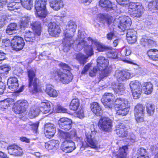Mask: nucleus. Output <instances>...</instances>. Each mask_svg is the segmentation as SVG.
<instances>
[{
  "mask_svg": "<svg viewBox=\"0 0 158 158\" xmlns=\"http://www.w3.org/2000/svg\"><path fill=\"white\" fill-rule=\"evenodd\" d=\"M39 108L40 111L44 114L48 113L51 110L50 102L47 100L42 102L39 104Z\"/></svg>",
  "mask_w": 158,
  "mask_h": 158,
  "instance_id": "obj_27",
  "label": "nucleus"
},
{
  "mask_svg": "<svg viewBox=\"0 0 158 158\" xmlns=\"http://www.w3.org/2000/svg\"><path fill=\"white\" fill-rule=\"evenodd\" d=\"M119 20L120 23L118 27L122 31H124L127 27H129L132 23L131 19L128 16H120Z\"/></svg>",
  "mask_w": 158,
  "mask_h": 158,
  "instance_id": "obj_14",
  "label": "nucleus"
},
{
  "mask_svg": "<svg viewBox=\"0 0 158 158\" xmlns=\"http://www.w3.org/2000/svg\"><path fill=\"white\" fill-rule=\"evenodd\" d=\"M107 55L108 57L113 59L116 58L117 56V53L114 52V50L111 48H109L108 49Z\"/></svg>",
  "mask_w": 158,
  "mask_h": 158,
  "instance_id": "obj_48",
  "label": "nucleus"
},
{
  "mask_svg": "<svg viewBox=\"0 0 158 158\" xmlns=\"http://www.w3.org/2000/svg\"><path fill=\"white\" fill-rule=\"evenodd\" d=\"M36 73L35 69H31L27 71L29 89L33 93L40 91V83L39 79L35 77Z\"/></svg>",
  "mask_w": 158,
  "mask_h": 158,
  "instance_id": "obj_4",
  "label": "nucleus"
},
{
  "mask_svg": "<svg viewBox=\"0 0 158 158\" xmlns=\"http://www.w3.org/2000/svg\"><path fill=\"white\" fill-rule=\"evenodd\" d=\"M96 131H91L90 133H86L85 141L89 146L94 148H97L96 141L94 139V135L96 134Z\"/></svg>",
  "mask_w": 158,
  "mask_h": 158,
  "instance_id": "obj_19",
  "label": "nucleus"
},
{
  "mask_svg": "<svg viewBox=\"0 0 158 158\" xmlns=\"http://www.w3.org/2000/svg\"><path fill=\"white\" fill-rule=\"evenodd\" d=\"M44 131L47 137L50 139L53 136L56 132L55 125L50 123H46L44 125Z\"/></svg>",
  "mask_w": 158,
  "mask_h": 158,
  "instance_id": "obj_20",
  "label": "nucleus"
},
{
  "mask_svg": "<svg viewBox=\"0 0 158 158\" xmlns=\"http://www.w3.org/2000/svg\"><path fill=\"white\" fill-rule=\"evenodd\" d=\"M100 129L105 131H110L112 127V121L109 118L101 117L98 123Z\"/></svg>",
  "mask_w": 158,
  "mask_h": 158,
  "instance_id": "obj_11",
  "label": "nucleus"
},
{
  "mask_svg": "<svg viewBox=\"0 0 158 158\" xmlns=\"http://www.w3.org/2000/svg\"><path fill=\"white\" fill-rule=\"evenodd\" d=\"M40 111L39 108H37L35 106H32L29 112V115L31 118L35 117L38 115Z\"/></svg>",
  "mask_w": 158,
  "mask_h": 158,
  "instance_id": "obj_44",
  "label": "nucleus"
},
{
  "mask_svg": "<svg viewBox=\"0 0 158 158\" xmlns=\"http://www.w3.org/2000/svg\"><path fill=\"white\" fill-rule=\"evenodd\" d=\"M10 69V68L8 65H4L0 67V74L1 76L6 75L8 71Z\"/></svg>",
  "mask_w": 158,
  "mask_h": 158,
  "instance_id": "obj_45",
  "label": "nucleus"
},
{
  "mask_svg": "<svg viewBox=\"0 0 158 158\" xmlns=\"http://www.w3.org/2000/svg\"><path fill=\"white\" fill-rule=\"evenodd\" d=\"M146 111L149 116H152L154 114L156 108L155 105L152 104L148 103L146 106Z\"/></svg>",
  "mask_w": 158,
  "mask_h": 158,
  "instance_id": "obj_43",
  "label": "nucleus"
},
{
  "mask_svg": "<svg viewBox=\"0 0 158 158\" xmlns=\"http://www.w3.org/2000/svg\"><path fill=\"white\" fill-rule=\"evenodd\" d=\"M148 40V37L146 36H143L140 39V44L143 46L146 45L147 41Z\"/></svg>",
  "mask_w": 158,
  "mask_h": 158,
  "instance_id": "obj_58",
  "label": "nucleus"
},
{
  "mask_svg": "<svg viewBox=\"0 0 158 158\" xmlns=\"http://www.w3.org/2000/svg\"><path fill=\"white\" fill-rule=\"evenodd\" d=\"M56 108L59 112H61L62 113H67V109H66L65 108L59 105H57Z\"/></svg>",
  "mask_w": 158,
  "mask_h": 158,
  "instance_id": "obj_54",
  "label": "nucleus"
},
{
  "mask_svg": "<svg viewBox=\"0 0 158 158\" xmlns=\"http://www.w3.org/2000/svg\"><path fill=\"white\" fill-rule=\"evenodd\" d=\"M9 88L12 91H15L18 89L19 84L18 83L7 84Z\"/></svg>",
  "mask_w": 158,
  "mask_h": 158,
  "instance_id": "obj_52",
  "label": "nucleus"
},
{
  "mask_svg": "<svg viewBox=\"0 0 158 158\" xmlns=\"http://www.w3.org/2000/svg\"><path fill=\"white\" fill-rule=\"evenodd\" d=\"M115 36V34L113 32H111L107 34L106 35L107 38L109 40H110L113 39Z\"/></svg>",
  "mask_w": 158,
  "mask_h": 158,
  "instance_id": "obj_63",
  "label": "nucleus"
},
{
  "mask_svg": "<svg viewBox=\"0 0 158 158\" xmlns=\"http://www.w3.org/2000/svg\"><path fill=\"white\" fill-rule=\"evenodd\" d=\"M144 114H134L135 119L138 123H141L144 121Z\"/></svg>",
  "mask_w": 158,
  "mask_h": 158,
  "instance_id": "obj_51",
  "label": "nucleus"
},
{
  "mask_svg": "<svg viewBox=\"0 0 158 158\" xmlns=\"http://www.w3.org/2000/svg\"><path fill=\"white\" fill-rule=\"evenodd\" d=\"M143 89L146 94H150L153 90L152 85L150 82L144 83L143 84Z\"/></svg>",
  "mask_w": 158,
  "mask_h": 158,
  "instance_id": "obj_39",
  "label": "nucleus"
},
{
  "mask_svg": "<svg viewBox=\"0 0 158 158\" xmlns=\"http://www.w3.org/2000/svg\"><path fill=\"white\" fill-rule=\"evenodd\" d=\"M136 32L133 29H127L126 36L127 40L129 43L132 44L135 43L137 40Z\"/></svg>",
  "mask_w": 158,
  "mask_h": 158,
  "instance_id": "obj_26",
  "label": "nucleus"
},
{
  "mask_svg": "<svg viewBox=\"0 0 158 158\" xmlns=\"http://www.w3.org/2000/svg\"><path fill=\"white\" fill-rule=\"evenodd\" d=\"M31 18L29 16L22 17L20 21V25L21 28L28 27L30 24Z\"/></svg>",
  "mask_w": 158,
  "mask_h": 158,
  "instance_id": "obj_33",
  "label": "nucleus"
},
{
  "mask_svg": "<svg viewBox=\"0 0 158 158\" xmlns=\"http://www.w3.org/2000/svg\"><path fill=\"white\" fill-rule=\"evenodd\" d=\"M6 54L1 51H0V64L2 63V61L6 58Z\"/></svg>",
  "mask_w": 158,
  "mask_h": 158,
  "instance_id": "obj_62",
  "label": "nucleus"
},
{
  "mask_svg": "<svg viewBox=\"0 0 158 158\" xmlns=\"http://www.w3.org/2000/svg\"><path fill=\"white\" fill-rule=\"evenodd\" d=\"M37 35L29 31H27L25 35V39L27 42H33L35 39V36Z\"/></svg>",
  "mask_w": 158,
  "mask_h": 158,
  "instance_id": "obj_34",
  "label": "nucleus"
},
{
  "mask_svg": "<svg viewBox=\"0 0 158 158\" xmlns=\"http://www.w3.org/2000/svg\"><path fill=\"white\" fill-rule=\"evenodd\" d=\"M127 150L128 148L127 146H123L121 148H120L116 157H114L113 158H124L127 155Z\"/></svg>",
  "mask_w": 158,
  "mask_h": 158,
  "instance_id": "obj_37",
  "label": "nucleus"
},
{
  "mask_svg": "<svg viewBox=\"0 0 158 158\" xmlns=\"http://www.w3.org/2000/svg\"><path fill=\"white\" fill-rule=\"evenodd\" d=\"M128 139L130 140V142L132 143L135 142L136 140V136L133 133L130 134Z\"/></svg>",
  "mask_w": 158,
  "mask_h": 158,
  "instance_id": "obj_61",
  "label": "nucleus"
},
{
  "mask_svg": "<svg viewBox=\"0 0 158 158\" xmlns=\"http://www.w3.org/2000/svg\"><path fill=\"white\" fill-rule=\"evenodd\" d=\"M12 47L16 51L21 50L24 45L23 39L21 37L16 36L11 40Z\"/></svg>",
  "mask_w": 158,
  "mask_h": 158,
  "instance_id": "obj_16",
  "label": "nucleus"
},
{
  "mask_svg": "<svg viewBox=\"0 0 158 158\" xmlns=\"http://www.w3.org/2000/svg\"><path fill=\"white\" fill-rule=\"evenodd\" d=\"M21 5V3L19 2H16L13 1H11L8 3L7 7L8 9L10 10H14L19 8Z\"/></svg>",
  "mask_w": 158,
  "mask_h": 158,
  "instance_id": "obj_35",
  "label": "nucleus"
},
{
  "mask_svg": "<svg viewBox=\"0 0 158 158\" xmlns=\"http://www.w3.org/2000/svg\"><path fill=\"white\" fill-rule=\"evenodd\" d=\"M58 135L64 141H69L71 140V139L76 135V131L75 129L72 130L69 132H65L60 129L58 130Z\"/></svg>",
  "mask_w": 158,
  "mask_h": 158,
  "instance_id": "obj_12",
  "label": "nucleus"
},
{
  "mask_svg": "<svg viewBox=\"0 0 158 158\" xmlns=\"http://www.w3.org/2000/svg\"><path fill=\"white\" fill-rule=\"evenodd\" d=\"M92 64V63H89L85 65L81 72V74H85L89 70V69L91 66Z\"/></svg>",
  "mask_w": 158,
  "mask_h": 158,
  "instance_id": "obj_53",
  "label": "nucleus"
},
{
  "mask_svg": "<svg viewBox=\"0 0 158 158\" xmlns=\"http://www.w3.org/2000/svg\"><path fill=\"white\" fill-rule=\"evenodd\" d=\"M18 29V26L16 23H11L7 27L6 29V33L11 35L15 33V31Z\"/></svg>",
  "mask_w": 158,
  "mask_h": 158,
  "instance_id": "obj_36",
  "label": "nucleus"
},
{
  "mask_svg": "<svg viewBox=\"0 0 158 158\" xmlns=\"http://www.w3.org/2000/svg\"><path fill=\"white\" fill-rule=\"evenodd\" d=\"M46 93L50 96L53 97H56L57 96V91L52 88L51 85H47L45 89Z\"/></svg>",
  "mask_w": 158,
  "mask_h": 158,
  "instance_id": "obj_38",
  "label": "nucleus"
},
{
  "mask_svg": "<svg viewBox=\"0 0 158 158\" xmlns=\"http://www.w3.org/2000/svg\"><path fill=\"white\" fill-rule=\"evenodd\" d=\"M20 3L21 5L27 10H31L33 6V1L32 0H29L25 2Z\"/></svg>",
  "mask_w": 158,
  "mask_h": 158,
  "instance_id": "obj_47",
  "label": "nucleus"
},
{
  "mask_svg": "<svg viewBox=\"0 0 158 158\" xmlns=\"http://www.w3.org/2000/svg\"><path fill=\"white\" fill-rule=\"evenodd\" d=\"M76 148L74 143L72 140L63 141L61 146V149L65 152H70Z\"/></svg>",
  "mask_w": 158,
  "mask_h": 158,
  "instance_id": "obj_22",
  "label": "nucleus"
},
{
  "mask_svg": "<svg viewBox=\"0 0 158 158\" xmlns=\"http://www.w3.org/2000/svg\"><path fill=\"white\" fill-rule=\"evenodd\" d=\"M28 103L25 100L18 101L14 108V110L16 113L19 114L23 113L27 109Z\"/></svg>",
  "mask_w": 158,
  "mask_h": 158,
  "instance_id": "obj_15",
  "label": "nucleus"
},
{
  "mask_svg": "<svg viewBox=\"0 0 158 158\" xmlns=\"http://www.w3.org/2000/svg\"><path fill=\"white\" fill-rule=\"evenodd\" d=\"M48 28L50 35L54 37L59 35L61 31L59 26L54 22L50 23L48 24Z\"/></svg>",
  "mask_w": 158,
  "mask_h": 158,
  "instance_id": "obj_17",
  "label": "nucleus"
},
{
  "mask_svg": "<svg viewBox=\"0 0 158 158\" xmlns=\"http://www.w3.org/2000/svg\"><path fill=\"white\" fill-rule=\"evenodd\" d=\"M50 7L55 10H58L63 7V3L62 0H50Z\"/></svg>",
  "mask_w": 158,
  "mask_h": 158,
  "instance_id": "obj_30",
  "label": "nucleus"
},
{
  "mask_svg": "<svg viewBox=\"0 0 158 158\" xmlns=\"http://www.w3.org/2000/svg\"><path fill=\"white\" fill-rule=\"evenodd\" d=\"M130 86L134 98H139L142 92V86L140 83L137 80L132 81L130 83Z\"/></svg>",
  "mask_w": 158,
  "mask_h": 158,
  "instance_id": "obj_10",
  "label": "nucleus"
},
{
  "mask_svg": "<svg viewBox=\"0 0 158 158\" xmlns=\"http://www.w3.org/2000/svg\"><path fill=\"white\" fill-rule=\"evenodd\" d=\"M121 53L123 56H128L131 54V51L129 48L125 47L122 48Z\"/></svg>",
  "mask_w": 158,
  "mask_h": 158,
  "instance_id": "obj_50",
  "label": "nucleus"
},
{
  "mask_svg": "<svg viewBox=\"0 0 158 158\" xmlns=\"http://www.w3.org/2000/svg\"><path fill=\"white\" fill-rule=\"evenodd\" d=\"M91 109L92 111L97 115H101L102 113L101 107L98 103L93 102L91 104Z\"/></svg>",
  "mask_w": 158,
  "mask_h": 158,
  "instance_id": "obj_31",
  "label": "nucleus"
},
{
  "mask_svg": "<svg viewBox=\"0 0 158 158\" xmlns=\"http://www.w3.org/2000/svg\"><path fill=\"white\" fill-rule=\"evenodd\" d=\"M97 67L99 71H101V74L104 77L108 76L109 71L107 67L109 62L107 59H106L103 56H100L97 59Z\"/></svg>",
  "mask_w": 158,
  "mask_h": 158,
  "instance_id": "obj_7",
  "label": "nucleus"
},
{
  "mask_svg": "<svg viewBox=\"0 0 158 158\" xmlns=\"http://www.w3.org/2000/svg\"><path fill=\"white\" fill-rule=\"evenodd\" d=\"M9 46L12 47L11 41H10L9 39L7 38L3 39L2 41V48H4Z\"/></svg>",
  "mask_w": 158,
  "mask_h": 158,
  "instance_id": "obj_49",
  "label": "nucleus"
},
{
  "mask_svg": "<svg viewBox=\"0 0 158 158\" xmlns=\"http://www.w3.org/2000/svg\"><path fill=\"white\" fill-rule=\"evenodd\" d=\"M148 7L149 9L152 10V9H156V1L155 2L152 1L149 2L148 4Z\"/></svg>",
  "mask_w": 158,
  "mask_h": 158,
  "instance_id": "obj_57",
  "label": "nucleus"
},
{
  "mask_svg": "<svg viewBox=\"0 0 158 158\" xmlns=\"http://www.w3.org/2000/svg\"><path fill=\"white\" fill-rule=\"evenodd\" d=\"M76 28L77 25L75 22L73 21H69L66 25L65 29L64 32V37L62 40L63 50L64 52H68L74 43V45L73 46V49L74 46L76 45V43H75V42L78 38V35H77V38L75 41L74 42L73 40V37L74 36V33L76 31ZM79 32L81 36L84 38L83 35L81 32H79L78 35H79Z\"/></svg>",
  "mask_w": 158,
  "mask_h": 158,
  "instance_id": "obj_1",
  "label": "nucleus"
},
{
  "mask_svg": "<svg viewBox=\"0 0 158 158\" xmlns=\"http://www.w3.org/2000/svg\"><path fill=\"white\" fill-rule=\"evenodd\" d=\"M128 9L129 11H130L131 15L134 17H139L143 13V8L139 3H130Z\"/></svg>",
  "mask_w": 158,
  "mask_h": 158,
  "instance_id": "obj_6",
  "label": "nucleus"
},
{
  "mask_svg": "<svg viewBox=\"0 0 158 158\" xmlns=\"http://www.w3.org/2000/svg\"><path fill=\"white\" fill-rule=\"evenodd\" d=\"M18 81L17 78L14 77H10L8 79L7 81V84H13L15 83H18Z\"/></svg>",
  "mask_w": 158,
  "mask_h": 158,
  "instance_id": "obj_55",
  "label": "nucleus"
},
{
  "mask_svg": "<svg viewBox=\"0 0 158 158\" xmlns=\"http://www.w3.org/2000/svg\"><path fill=\"white\" fill-rule=\"evenodd\" d=\"M99 70L97 67V68L96 67H94L93 69V70H90L89 72V75L91 77H93L96 74L97 72Z\"/></svg>",
  "mask_w": 158,
  "mask_h": 158,
  "instance_id": "obj_59",
  "label": "nucleus"
},
{
  "mask_svg": "<svg viewBox=\"0 0 158 158\" xmlns=\"http://www.w3.org/2000/svg\"><path fill=\"white\" fill-rule=\"evenodd\" d=\"M126 127L122 123H118L116 126V131L117 134L119 137H123L126 136L128 132L125 129Z\"/></svg>",
  "mask_w": 158,
  "mask_h": 158,
  "instance_id": "obj_24",
  "label": "nucleus"
},
{
  "mask_svg": "<svg viewBox=\"0 0 158 158\" xmlns=\"http://www.w3.org/2000/svg\"><path fill=\"white\" fill-rule=\"evenodd\" d=\"M31 27L34 33L38 36H40L41 33V25L40 22L35 21L30 23Z\"/></svg>",
  "mask_w": 158,
  "mask_h": 158,
  "instance_id": "obj_29",
  "label": "nucleus"
},
{
  "mask_svg": "<svg viewBox=\"0 0 158 158\" xmlns=\"http://www.w3.org/2000/svg\"><path fill=\"white\" fill-rule=\"evenodd\" d=\"M114 106L116 110L117 115H125L127 114L129 110L130 106L128 102L124 98H119L116 100Z\"/></svg>",
  "mask_w": 158,
  "mask_h": 158,
  "instance_id": "obj_5",
  "label": "nucleus"
},
{
  "mask_svg": "<svg viewBox=\"0 0 158 158\" xmlns=\"http://www.w3.org/2000/svg\"><path fill=\"white\" fill-rule=\"evenodd\" d=\"M113 95L110 93H106L101 99V101L105 108L111 109L113 104Z\"/></svg>",
  "mask_w": 158,
  "mask_h": 158,
  "instance_id": "obj_13",
  "label": "nucleus"
},
{
  "mask_svg": "<svg viewBox=\"0 0 158 158\" xmlns=\"http://www.w3.org/2000/svg\"><path fill=\"white\" fill-rule=\"evenodd\" d=\"M45 147L48 150L54 149L56 150L59 146V141L57 140H52L45 143Z\"/></svg>",
  "mask_w": 158,
  "mask_h": 158,
  "instance_id": "obj_32",
  "label": "nucleus"
},
{
  "mask_svg": "<svg viewBox=\"0 0 158 158\" xmlns=\"http://www.w3.org/2000/svg\"><path fill=\"white\" fill-rule=\"evenodd\" d=\"M145 107L142 104H139L136 105L134 110V114H144Z\"/></svg>",
  "mask_w": 158,
  "mask_h": 158,
  "instance_id": "obj_41",
  "label": "nucleus"
},
{
  "mask_svg": "<svg viewBox=\"0 0 158 158\" xmlns=\"http://www.w3.org/2000/svg\"><path fill=\"white\" fill-rule=\"evenodd\" d=\"M78 34V38L75 42V43H76V45H75L74 47V50L77 51H79L82 49L83 47L88 46H91L93 49L94 48V47L95 46L97 48V50L100 52L107 51L109 48L108 47L105 46L97 40H93L90 38L89 39V41L90 43H91V45H88L86 42L84 40V37L81 36L79 33Z\"/></svg>",
  "mask_w": 158,
  "mask_h": 158,
  "instance_id": "obj_3",
  "label": "nucleus"
},
{
  "mask_svg": "<svg viewBox=\"0 0 158 158\" xmlns=\"http://www.w3.org/2000/svg\"><path fill=\"white\" fill-rule=\"evenodd\" d=\"M112 88L114 92L118 95L123 94L125 90V87L123 84L121 83L116 84L114 82L112 83Z\"/></svg>",
  "mask_w": 158,
  "mask_h": 158,
  "instance_id": "obj_28",
  "label": "nucleus"
},
{
  "mask_svg": "<svg viewBox=\"0 0 158 158\" xmlns=\"http://www.w3.org/2000/svg\"><path fill=\"white\" fill-rule=\"evenodd\" d=\"M58 123L61 129L66 131L69 130L72 127V120L66 118H60L58 120Z\"/></svg>",
  "mask_w": 158,
  "mask_h": 158,
  "instance_id": "obj_18",
  "label": "nucleus"
},
{
  "mask_svg": "<svg viewBox=\"0 0 158 158\" xmlns=\"http://www.w3.org/2000/svg\"><path fill=\"white\" fill-rule=\"evenodd\" d=\"M9 99L8 98L0 102V110L6 109L10 106Z\"/></svg>",
  "mask_w": 158,
  "mask_h": 158,
  "instance_id": "obj_46",
  "label": "nucleus"
},
{
  "mask_svg": "<svg viewBox=\"0 0 158 158\" xmlns=\"http://www.w3.org/2000/svg\"><path fill=\"white\" fill-rule=\"evenodd\" d=\"M146 152V150L145 149L143 148H141L138 149L137 152V153L140 155V156H145V154Z\"/></svg>",
  "mask_w": 158,
  "mask_h": 158,
  "instance_id": "obj_56",
  "label": "nucleus"
},
{
  "mask_svg": "<svg viewBox=\"0 0 158 158\" xmlns=\"http://www.w3.org/2000/svg\"><path fill=\"white\" fill-rule=\"evenodd\" d=\"M31 129L34 130L36 133L39 126V123H31Z\"/></svg>",
  "mask_w": 158,
  "mask_h": 158,
  "instance_id": "obj_64",
  "label": "nucleus"
},
{
  "mask_svg": "<svg viewBox=\"0 0 158 158\" xmlns=\"http://www.w3.org/2000/svg\"><path fill=\"white\" fill-rule=\"evenodd\" d=\"M79 106V100L77 99H73L69 105L70 109L72 110H77Z\"/></svg>",
  "mask_w": 158,
  "mask_h": 158,
  "instance_id": "obj_42",
  "label": "nucleus"
},
{
  "mask_svg": "<svg viewBox=\"0 0 158 158\" xmlns=\"http://www.w3.org/2000/svg\"><path fill=\"white\" fill-rule=\"evenodd\" d=\"M148 56L154 60H158V50L156 49H152L147 52Z\"/></svg>",
  "mask_w": 158,
  "mask_h": 158,
  "instance_id": "obj_40",
  "label": "nucleus"
},
{
  "mask_svg": "<svg viewBox=\"0 0 158 158\" xmlns=\"http://www.w3.org/2000/svg\"><path fill=\"white\" fill-rule=\"evenodd\" d=\"M8 153L11 155L20 156L23 153L21 148L15 145L9 146L7 148Z\"/></svg>",
  "mask_w": 158,
  "mask_h": 158,
  "instance_id": "obj_25",
  "label": "nucleus"
},
{
  "mask_svg": "<svg viewBox=\"0 0 158 158\" xmlns=\"http://www.w3.org/2000/svg\"><path fill=\"white\" fill-rule=\"evenodd\" d=\"M85 47L86 48L85 49V52L86 55L81 53H79L76 55V59L81 64L83 65L87 62V60L88 58L94 54L93 48L91 46H88V47H84V48Z\"/></svg>",
  "mask_w": 158,
  "mask_h": 158,
  "instance_id": "obj_9",
  "label": "nucleus"
},
{
  "mask_svg": "<svg viewBox=\"0 0 158 158\" xmlns=\"http://www.w3.org/2000/svg\"><path fill=\"white\" fill-rule=\"evenodd\" d=\"M59 65L63 69L62 71L58 72L56 69L54 68L53 71H51V74L53 78L58 76L59 81L64 84H67L71 81L73 79V75L70 72L69 67L65 63H61Z\"/></svg>",
  "mask_w": 158,
  "mask_h": 158,
  "instance_id": "obj_2",
  "label": "nucleus"
},
{
  "mask_svg": "<svg viewBox=\"0 0 158 158\" xmlns=\"http://www.w3.org/2000/svg\"><path fill=\"white\" fill-rule=\"evenodd\" d=\"M99 5L107 11H111L113 13L116 7V5H113L111 2L108 0H100L99 2Z\"/></svg>",
  "mask_w": 158,
  "mask_h": 158,
  "instance_id": "obj_23",
  "label": "nucleus"
},
{
  "mask_svg": "<svg viewBox=\"0 0 158 158\" xmlns=\"http://www.w3.org/2000/svg\"><path fill=\"white\" fill-rule=\"evenodd\" d=\"M47 0H36L35 5L37 15L39 17L45 18L47 14L46 9Z\"/></svg>",
  "mask_w": 158,
  "mask_h": 158,
  "instance_id": "obj_8",
  "label": "nucleus"
},
{
  "mask_svg": "<svg viewBox=\"0 0 158 158\" xmlns=\"http://www.w3.org/2000/svg\"><path fill=\"white\" fill-rule=\"evenodd\" d=\"M116 1L118 4L123 6L127 5L129 2V0H116Z\"/></svg>",
  "mask_w": 158,
  "mask_h": 158,
  "instance_id": "obj_60",
  "label": "nucleus"
},
{
  "mask_svg": "<svg viewBox=\"0 0 158 158\" xmlns=\"http://www.w3.org/2000/svg\"><path fill=\"white\" fill-rule=\"evenodd\" d=\"M115 77L118 82H122L129 79L131 75L130 73L127 71L118 70L115 72Z\"/></svg>",
  "mask_w": 158,
  "mask_h": 158,
  "instance_id": "obj_21",
  "label": "nucleus"
}]
</instances>
